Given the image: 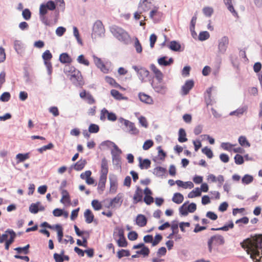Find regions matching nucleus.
<instances>
[{"instance_id": "49", "label": "nucleus", "mask_w": 262, "mask_h": 262, "mask_svg": "<svg viewBox=\"0 0 262 262\" xmlns=\"http://www.w3.org/2000/svg\"><path fill=\"white\" fill-rule=\"evenodd\" d=\"M235 145L232 144L229 142H223L221 144V147L224 150L227 151H231L232 150V147L234 146Z\"/></svg>"}, {"instance_id": "32", "label": "nucleus", "mask_w": 262, "mask_h": 262, "mask_svg": "<svg viewBox=\"0 0 262 262\" xmlns=\"http://www.w3.org/2000/svg\"><path fill=\"white\" fill-rule=\"evenodd\" d=\"M151 85L155 92L157 93L164 94L166 92V87L163 85H154L153 83L151 82Z\"/></svg>"}, {"instance_id": "58", "label": "nucleus", "mask_w": 262, "mask_h": 262, "mask_svg": "<svg viewBox=\"0 0 262 262\" xmlns=\"http://www.w3.org/2000/svg\"><path fill=\"white\" fill-rule=\"evenodd\" d=\"M38 204H39V203H36V204H35V203L32 204L29 207V211L31 213H34V214L37 213L39 211L38 205Z\"/></svg>"}, {"instance_id": "40", "label": "nucleus", "mask_w": 262, "mask_h": 262, "mask_svg": "<svg viewBox=\"0 0 262 262\" xmlns=\"http://www.w3.org/2000/svg\"><path fill=\"white\" fill-rule=\"evenodd\" d=\"M253 181V177L251 175L246 174L242 179V182L244 184L248 185Z\"/></svg>"}, {"instance_id": "7", "label": "nucleus", "mask_w": 262, "mask_h": 262, "mask_svg": "<svg viewBox=\"0 0 262 262\" xmlns=\"http://www.w3.org/2000/svg\"><path fill=\"white\" fill-rule=\"evenodd\" d=\"M152 0H140L138 5V10L140 13L147 11L150 9Z\"/></svg>"}, {"instance_id": "9", "label": "nucleus", "mask_w": 262, "mask_h": 262, "mask_svg": "<svg viewBox=\"0 0 262 262\" xmlns=\"http://www.w3.org/2000/svg\"><path fill=\"white\" fill-rule=\"evenodd\" d=\"M123 196L124 195L122 193H118L114 198L111 199L110 205L113 206L114 208L117 206L120 207L123 201Z\"/></svg>"}, {"instance_id": "50", "label": "nucleus", "mask_w": 262, "mask_h": 262, "mask_svg": "<svg viewBox=\"0 0 262 262\" xmlns=\"http://www.w3.org/2000/svg\"><path fill=\"white\" fill-rule=\"evenodd\" d=\"M111 94L116 99L120 100L122 98V94L120 93L118 91L113 89L111 91Z\"/></svg>"}, {"instance_id": "35", "label": "nucleus", "mask_w": 262, "mask_h": 262, "mask_svg": "<svg viewBox=\"0 0 262 262\" xmlns=\"http://www.w3.org/2000/svg\"><path fill=\"white\" fill-rule=\"evenodd\" d=\"M59 60L63 63H69L71 62L72 59L67 53H63L60 54L59 56Z\"/></svg>"}, {"instance_id": "45", "label": "nucleus", "mask_w": 262, "mask_h": 262, "mask_svg": "<svg viewBox=\"0 0 262 262\" xmlns=\"http://www.w3.org/2000/svg\"><path fill=\"white\" fill-rule=\"evenodd\" d=\"M150 253V251L149 248L145 246L143 247L140 250H138L136 251V253L137 254L142 255L143 257L147 256Z\"/></svg>"}, {"instance_id": "20", "label": "nucleus", "mask_w": 262, "mask_h": 262, "mask_svg": "<svg viewBox=\"0 0 262 262\" xmlns=\"http://www.w3.org/2000/svg\"><path fill=\"white\" fill-rule=\"evenodd\" d=\"M147 220L145 215L140 214L137 216L136 217V224L140 227H144L147 224Z\"/></svg>"}, {"instance_id": "8", "label": "nucleus", "mask_w": 262, "mask_h": 262, "mask_svg": "<svg viewBox=\"0 0 262 262\" xmlns=\"http://www.w3.org/2000/svg\"><path fill=\"white\" fill-rule=\"evenodd\" d=\"M110 183V192L115 193L117 189L118 180L117 176L115 174H111L109 176Z\"/></svg>"}, {"instance_id": "62", "label": "nucleus", "mask_w": 262, "mask_h": 262, "mask_svg": "<svg viewBox=\"0 0 262 262\" xmlns=\"http://www.w3.org/2000/svg\"><path fill=\"white\" fill-rule=\"evenodd\" d=\"M162 236L160 234H157L155 236V239L152 242V246H156L157 245L162 239Z\"/></svg>"}, {"instance_id": "15", "label": "nucleus", "mask_w": 262, "mask_h": 262, "mask_svg": "<svg viewBox=\"0 0 262 262\" xmlns=\"http://www.w3.org/2000/svg\"><path fill=\"white\" fill-rule=\"evenodd\" d=\"M167 172L166 168L161 166H157L153 169V174L156 177L163 178V176Z\"/></svg>"}, {"instance_id": "10", "label": "nucleus", "mask_w": 262, "mask_h": 262, "mask_svg": "<svg viewBox=\"0 0 262 262\" xmlns=\"http://www.w3.org/2000/svg\"><path fill=\"white\" fill-rule=\"evenodd\" d=\"M93 58L96 66L100 69V70L104 73H107L108 72V69L106 67L103 62L101 61V59L93 55Z\"/></svg>"}, {"instance_id": "3", "label": "nucleus", "mask_w": 262, "mask_h": 262, "mask_svg": "<svg viewBox=\"0 0 262 262\" xmlns=\"http://www.w3.org/2000/svg\"><path fill=\"white\" fill-rule=\"evenodd\" d=\"M225 243V240L223 236L219 234H215L211 236L207 241L208 250L210 253L213 251V246H223Z\"/></svg>"}, {"instance_id": "22", "label": "nucleus", "mask_w": 262, "mask_h": 262, "mask_svg": "<svg viewBox=\"0 0 262 262\" xmlns=\"http://www.w3.org/2000/svg\"><path fill=\"white\" fill-rule=\"evenodd\" d=\"M168 48L172 51L174 52H180L183 50L181 49V45L180 43L176 40H172L170 42Z\"/></svg>"}, {"instance_id": "12", "label": "nucleus", "mask_w": 262, "mask_h": 262, "mask_svg": "<svg viewBox=\"0 0 262 262\" xmlns=\"http://www.w3.org/2000/svg\"><path fill=\"white\" fill-rule=\"evenodd\" d=\"M112 156L113 164L117 168L121 167V154H115L114 151H111V152Z\"/></svg>"}, {"instance_id": "41", "label": "nucleus", "mask_w": 262, "mask_h": 262, "mask_svg": "<svg viewBox=\"0 0 262 262\" xmlns=\"http://www.w3.org/2000/svg\"><path fill=\"white\" fill-rule=\"evenodd\" d=\"M189 203L188 201L184 203L180 208H179V212L181 215L183 216H187L188 214V210L186 206L187 204Z\"/></svg>"}, {"instance_id": "39", "label": "nucleus", "mask_w": 262, "mask_h": 262, "mask_svg": "<svg viewBox=\"0 0 262 262\" xmlns=\"http://www.w3.org/2000/svg\"><path fill=\"white\" fill-rule=\"evenodd\" d=\"M130 255V252L128 250L120 249L119 250L117 254V256L119 259H121L124 256H129Z\"/></svg>"}, {"instance_id": "57", "label": "nucleus", "mask_w": 262, "mask_h": 262, "mask_svg": "<svg viewBox=\"0 0 262 262\" xmlns=\"http://www.w3.org/2000/svg\"><path fill=\"white\" fill-rule=\"evenodd\" d=\"M10 97L11 95L9 92H4L0 97V101L2 102H7L10 100Z\"/></svg>"}, {"instance_id": "29", "label": "nucleus", "mask_w": 262, "mask_h": 262, "mask_svg": "<svg viewBox=\"0 0 262 262\" xmlns=\"http://www.w3.org/2000/svg\"><path fill=\"white\" fill-rule=\"evenodd\" d=\"M84 216L85 220V222L88 224H90L93 222L94 219V215L92 211L90 209H86L84 213Z\"/></svg>"}, {"instance_id": "43", "label": "nucleus", "mask_w": 262, "mask_h": 262, "mask_svg": "<svg viewBox=\"0 0 262 262\" xmlns=\"http://www.w3.org/2000/svg\"><path fill=\"white\" fill-rule=\"evenodd\" d=\"M91 204L93 209L96 211L100 210L102 208L101 202L97 200H93L92 201Z\"/></svg>"}, {"instance_id": "26", "label": "nucleus", "mask_w": 262, "mask_h": 262, "mask_svg": "<svg viewBox=\"0 0 262 262\" xmlns=\"http://www.w3.org/2000/svg\"><path fill=\"white\" fill-rule=\"evenodd\" d=\"M106 179L107 178H99L97 187L98 192L99 194H102L104 190Z\"/></svg>"}, {"instance_id": "44", "label": "nucleus", "mask_w": 262, "mask_h": 262, "mask_svg": "<svg viewBox=\"0 0 262 262\" xmlns=\"http://www.w3.org/2000/svg\"><path fill=\"white\" fill-rule=\"evenodd\" d=\"M202 11L206 17H210L213 13V9L210 7H205L203 8Z\"/></svg>"}, {"instance_id": "5", "label": "nucleus", "mask_w": 262, "mask_h": 262, "mask_svg": "<svg viewBox=\"0 0 262 262\" xmlns=\"http://www.w3.org/2000/svg\"><path fill=\"white\" fill-rule=\"evenodd\" d=\"M229 38L227 36H224L218 40V52L224 54L226 53L229 45Z\"/></svg>"}, {"instance_id": "24", "label": "nucleus", "mask_w": 262, "mask_h": 262, "mask_svg": "<svg viewBox=\"0 0 262 262\" xmlns=\"http://www.w3.org/2000/svg\"><path fill=\"white\" fill-rule=\"evenodd\" d=\"M149 74V71L146 68L143 67L138 74V76L141 82L143 83L146 81L145 79L148 77Z\"/></svg>"}, {"instance_id": "55", "label": "nucleus", "mask_w": 262, "mask_h": 262, "mask_svg": "<svg viewBox=\"0 0 262 262\" xmlns=\"http://www.w3.org/2000/svg\"><path fill=\"white\" fill-rule=\"evenodd\" d=\"M156 14H161V12L158 11L157 8H155V9L152 10L149 13V17L153 19L154 23H157L158 21L156 18H154V16H155Z\"/></svg>"}, {"instance_id": "11", "label": "nucleus", "mask_w": 262, "mask_h": 262, "mask_svg": "<svg viewBox=\"0 0 262 262\" xmlns=\"http://www.w3.org/2000/svg\"><path fill=\"white\" fill-rule=\"evenodd\" d=\"M194 86V81L192 80H187L182 87V94L186 95L188 94L190 90Z\"/></svg>"}, {"instance_id": "59", "label": "nucleus", "mask_w": 262, "mask_h": 262, "mask_svg": "<svg viewBox=\"0 0 262 262\" xmlns=\"http://www.w3.org/2000/svg\"><path fill=\"white\" fill-rule=\"evenodd\" d=\"M135 48L136 49V51L137 53H140L142 51V48L141 43L139 42V40L137 37H135Z\"/></svg>"}, {"instance_id": "53", "label": "nucleus", "mask_w": 262, "mask_h": 262, "mask_svg": "<svg viewBox=\"0 0 262 262\" xmlns=\"http://www.w3.org/2000/svg\"><path fill=\"white\" fill-rule=\"evenodd\" d=\"M99 130V127L96 124L92 123L89 127V132L90 133H97Z\"/></svg>"}, {"instance_id": "63", "label": "nucleus", "mask_w": 262, "mask_h": 262, "mask_svg": "<svg viewBox=\"0 0 262 262\" xmlns=\"http://www.w3.org/2000/svg\"><path fill=\"white\" fill-rule=\"evenodd\" d=\"M22 15L25 19L29 20L31 18V13L29 9H25L24 10H23Z\"/></svg>"}, {"instance_id": "42", "label": "nucleus", "mask_w": 262, "mask_h": 262, "mask_svg": "<svg viewBox=\"0 0 262 262\" xmlns=\"http://www.w3.org/2000/svg\"><path fill=\"white\" fill-rule=\"evenodd\" d=\"M55 228L57 232L58 241L59 243H61L63 236L62 228L60 225H56Z\"/></svg>"}, {"instance_id": "21", "label": "nucleus", "mask_w": 262, "mask_h": 262, "mask_svg": "<svg viewBox=\"0 0 262 262\" xmlns=\"http://www.w3.org/2000/svg\"><path fill=\"white\" fill-rule=\"evenodd\" d=\"M61 191L62 198L60 200V202L64 204L70 203V198L69 192L67 190L60 188Z\"/></svg>"}, {"instance_id": "54", "label": "nucleus", "mask_w": 262, "mask_h": 262, "mask_svg": "<svg viewBox=\"0 0 262 262\" xmlns=\"http://www.w3.org/2000/svg\"><path fill=\"white\" fill-rule=\"evenodd\" d=\"M234 159L235 164L237 165H241L244 162V157L239 154H236L234 156Z\"/></svg>"}, {"instance_id": "23", "label": "nucleus", "mask_w": 262, "mask_h": 262, "mask_svg": "<svg viewBox=\"0 0 262 262\" xmlns=\"http://www.w3.org/2000/svg\"><path fill=\"white\" fill-rule=\"evenodd\" d=\"M167 56H163L158 59V62L160 66H168L173 63V59L172 58H170L168 60H166Z\"/></svg>"}, {"instance_id": "33", "label": "nucleus", "mask_w": 262, "mask_h": 262, "mask_svg": "<svg viewBox=\"0 0 262 262\" xmlns=\"http://www.w3.org/2000/svg\"><path fill=\"white\" fill-rule=\"evenodd\" d=\"M178 135V141L179 142L183 143L187 141L188 139L186 138V133L184 128H181L179 129Z\"/></svg>"}, {"instance_id": "56", "label": "nucleus", "mask_w": 262, "mask_h": 262, "mask_svg": "<svg viewBox=\"0 0 262 262\" xmlns=\"http://www.w3.org/2000/svg\"><path fill=\"white\" fill-rule=\"evenodd\" d=\"M154 145V142L151 140L145 141L143 145L142 148L144 150H147L151 147Z\"/></svg>"}, {"instance_id": "60", "label": "nucleus", "mask_w": 262, "mask_h": 262, "mask_svg": "<svg viewBox=\"0 0 262 262\" xmlns=\"http://www.w3.org/2000/svg\"><path fill=\"white\" fill-rule=\"evenodd\" d=\"M158 150V156L161 160H164L166 156V153L162 149L160 146L157 147Z\"/></svg>"}, {"instance_id": "17", "label": "nucleus", "mask_w": 262, "mask_h": 262, "mask_svg": "<svg viewBox=\"0 0 262 262\" xmlns=\"http://www.w3.org/2000/svg\"><path fill=\"white\" fill-rule=\"evenodd\" d=\"M139 162V166L141 169H148L150 167L151 164V161L148 159H145L142 160L141 157L138 158Z\"/></svg>"}, {"instance_id": "14", "label": "nucleus", "mask_w": 262, "mask_h": 262, "mask_svg": "<svg viewBox=\"0 0 262 262\" xmlns=\"http://www.w3.org/2000/svg\"><path fill=\"white\" fill-rule=\"evenodd\" d=\"M143 197V192L142 189L137 186L135 191V194L133 196L134 203L137 204L142 201Z\"/></svg>"}, {"instance_id": "28", "label": "nucleus", "mask_w": 262, "mask_h": 262, "mask_svg": "<svg viewBox=\"0 0 262 262\" xmlns=\"http://www.w3.org/2000/svg\"><path fill=\"white\" fill-rule=\"evenodd\" d=\"M225 5L227 6L228 10L234 16H237L238 14L235 10L232 4V0H223Z\"/></svg>"}, {"instance_id": "2", "label": "nucleus", "mask_w": 262, "mask_h": 262, "mask_svg": "<svg viewBox=\"0 0 262 262\" xmlns=\"http://www.w3.org/2000/svg\"><path fill=\"white\" fill-rule=\"evenodd\" d=\"M110 31L113 36L125 45H128L131 41V37L127 32L122 28L116 25L110 27Z\"/></svg>"}, {"instance_id": "13", "label": "nucleus", "mask_w": 262, "mask_h": 262, "mask_svg": "<svg viewBox=\"0 0 262 262\" xmlns=\"http://www.w3.org/2000/svg\"><path fill=\"white\" fill-rule=\"evenodd\" d=\"M234 226V223L232 221H229L227 224H225L223 226L219 228H211L212 231H228L229 230L233 228Z\"/></svg>"}, {"instance_id": "52", "label": "nucleus", "mask_w": 262, "mask_h": 262, "mask_svg": "<svg viewBox=\"0 0 262 262\" xmlns=\"http://www.w3.org/2000/svg\"><path fill=\"white\" fill-rule=\"evenodd\" d=\"M117 241L118 246L120 247H126L127 246V242L125 237L122 238H119L116 240Z\"/></svg>"}, {"instance_id": "38", "label": "nucleus", "mask_w": 262, "mask_h": 262, "mask_svg": "<svg viewBox=\"0 0 262 262\" xmlns=\"http://www.w3.org/2000/svg\"><path fill=\"white\" fill-rule=\"evenodd\" d=\"M201 196V190L199 187L195 188L188 194V198H193Z\"/></svg>"}, {"instance_id": "37", "label": "nucleus", "mask_w": 262, "mask_h": 262, "mask_svg": "<svg viewBox=\"0 0 262 262\" xmlns=\"http://www.w3.org/2000/svg\"><path fill=\"white\" fill-rule=\"evenodd\" d=\"M29 158V154H18L16 156L17 163L23 162Z\"/></svg>"}, {"instance_id": "64", "label": "nucleus", "mask_w": 262, "mask_h": 262, "mask_svg": "<svg viewBox=\"0 0 262 262\" xmlns=\"http://www.w3.org/2000/svg\"><path fill=\"white\" fill-rule=\"evenodd\" d=\"M138 236V234L136 232L132 231L128 233L127 236L130 241H133L137 239Z\"/></svg>"}, {"instance_id": "51", "label": "nucleus", "mask_w": 262, "mask_h": 262, "mask_svg": "<svg viewBox=\"0 0 262 262\" xmlns=\"http://www.w3.org/2000/svg\"><path fill=\"white\" fill-rule=\"evenodd\" d=\"M30 247L29 244H28L24 247H17L14 249L15 251L17 252L18 253H20L21 252H24V254H27L29 253V248Z\"/></svg>"}, {"instance_id": "46", "label": "nucleus", "mask_w": 262, "mask_h": 262, "mask_svg": "<svg viewBox=\"0 0 262 262\" xmlns=\"http://www.w3.org/2000/svg\"><path fill=\"white\" fill-rule=\"evenodd\" d=\"M105 79L106 82L115 88H118L120 86V85L116 82V80L111 77L106 76H105Z\"/></svg>"}, {"instance_id": "19", "label": "nucleus", "mask_w": 262, "mask_h": 262, "mask_svg": "<svg viewBox=\"0 0 262 262\" xmlns=\"http://www.w3.org/2000/svg\"><path fill=\"white\" fill-rule=\"evenodd\" d=\"M150 68L151 70L155 74L156 79L160 83L161 82L163 77L162 73L157 68L154 64H151Z\"/></svg>"}, {"instance_id": "47", "label": "nucleus", "mask_w": 262, "mask_h": 262, "mask_svg": "<svg viewBox=\"0 0 262 262\" xmlns=\"http://www.w3.org/2000/svg\"><path fill=\"white\" fill-rule=\"evenodd\" d=\"M210 37V34L208 32L202 31L200 33L199 35V39L200 41H204L208 39Z\"/></svg>"}, {"instance_id": "6", "label": "nucleus", "mask_w": 262, "mask_h": 262, "mask_svg": "<svg viewBox=\"0 0 262 262\" xmlns=\"http://www.w3.org/2000/svg\"><path fill=\"white\" fill-rule=\"evenodd\" d=\"M105 115H107V119L110 121H115L117 120V116L115 113L109 112L105 108H103L101 111L100 119L104 121L106 119Z\"/></svg>"}, {"instance_id": "30", "label": "nucleus", "mask_w": 262, "mask_h": 262, "mask_svg": "<svg viewBox=\"0 0 262 262\" xmlns=\"http://www.w3.org/2000/svg\"><path fill=\"white\" fill-rule=\"evenodd\" d=\"M248 107L246 105L243 106L242 107H240L236 109L235 111H232L230 113L229 115L230 116L235 115L237 116H239L242 115L244 112L247 111Z\"/></svg>"}, {"instance_id": "27", "label": "nucleus", "mask_w": 262, "mask_h": 262, "mask_svg": "<svg viewBox=\"0 0 262 262\" xmlns=\"http://www.w3.org/2000/svg\"><path fill=\"white\" fill-rule=\"evenodd\" d=\"M138 96L141 101L147 104H151L152 103L151 97L145 93H140Z\"/></svg>"}, {"instance_id": "36", "label": "nucleus", "mask_w": 262, "mask_h": 262, "mask_svg": "<svg viewBox=\"0 0 262 262\" xmlns=\"http://www.w3.org/2000/svg\"><path fill=\"white\" fill-rule=\"evenodd\" d=\"M238 141L239 144L243 147H249L250 146V143L245 136H241L238 138Z\"/></svg>"}, {"instance_id": "25", "label": "nucleus", "mask_w": 262, "mask_h": 262, "mask_svg": "<svg viewBox=\"0 0 262 262\" xmlns=\"http://www.w3.org/2000/svg\"><path fill=\"white\" fill-rule=\"evenodd\" d=\"M117 237H119V238H122L123 237H125L124 230L122 228L119 227L115 228L113 233V237L115 240H116Z\"/></svg>"}, {"instance_id": "16", "label": "nucleus", "mask_w": 262, "mask_h": 262, "mask_svg": "<svg viewBox=\"0 0 262 262\" xmlns=\"http://www.w3.org/2000/svg\"><path fill=\"white\" fill-rule=\"evenodd\" d=\"M83 100L90 105L94 104L96 102L93 96L84 90H83Z\"/></svg>"}, {"instance_id": "61", "label": "nucleus", "mask_w": 262, "mask_h": 262, "mask_svg": "<svg viewBox=\"0 0 262 262\" xmlns=\"http://www.w3.org/2000/svg\"><path fill=\"white\" fill-rule=\"evenodd\" d=\"M42 58L45 61L50 60L52 58V55L49 50H46L42 55Z\"/></svg>"}, {"instance_id": "4", "label": "nucleus", "mask_w": 262, "mask_h": 262, "mask_svg": "<svg viewBox=\"0 0 262 262\" xmlns=\"http://www.w3.org/2000/svg\"><path fill=\"white\" fill-rule=\"evenodd\" d=\"M104 33L105 29L102 21L100 20H96L93 27L91 35L92 39H94L97 37H102L104 36Z\"/></svg>"}, {"instance_id": "34", "label": "nucleus", "mask_w": 262, "mask_h": 262, "mask_svg": "<svg viewBox=\"0 0 262 262\" xmlns=\"http://www.w3.org/2000/svg\"><path fill=\"white\" fill-rule=\"evenodd\" d=\"M183 195L179 192L174 193L172 199V201L177 204H181L183 201Z\"/></svg>"}, {"instance_id": "18", "label": "nucleus", "mask_w": 262, "mask_h": 262, "mask_svg": "<svg viewBox=\"0 0 262 262\" xmlns=\"http://www.w3.org/2000/svg\"><path fill=\"white\" fill-rule=\"evenodd\" d=\"M125 126L128 128V132L129 134L132 135H137L139 134V130L136 127L133 122L128 120Z\"/></svg>"}, {"instance_id": "31", "label": "nucleus", "mask_w": 262, "mask_h": 262, "mask_svg": "<svg viewBox=\"0 0 262 262\" xmlns=\"http://www.w3.org/2000/svg\"><path fill=\"white\" fill-rule=\"evenodd\" d=\"M7 232H10V238L5 242V249L8 250L10 245L12 244L14 241V238L16 237V233L13 231H8Z\"/></svg>"}, {"instance_id": "48", "label": "nucleus", "mask_w": 262, "mask_h": 262, "mask_svg": "<svg viewBox=\"0 0 262 262\" xmlns=\"http://www.w3.org/2000/svg\"><path fill=\"white\" fill-rule=\"evenodd\" d=\"M202 151L204 154L206 155V156L209 159H211L213 156L212 151L211 150L210 148H209L207 146L202 148Z\"/></svg>"}, {"instance_id": "1", "label": "nucleus", "mask_w": 262, "mask_h": 262, "mask_svg": "<svg viewBox=\"0 0 262 262\" xmlns=\"http://www.w3.org/2000/svg\"><path fill=\"white\" fill-rule=\"evenodd\" d=\"M241 247L246 250L250 257L254 260V256H259L262 249V234L256 235L252 238H247L241 243Z\"/></svg>"}]
</instances>
